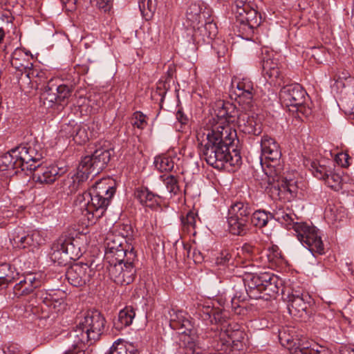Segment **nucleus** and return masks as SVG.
<instances>
[{
	"label": "nucleus",
	"instance_id": "f257e3e1",
	"mask_svg": "<svg viewBox=\"0 0 354 354\" xmlns=\"http://www.w3.org/2000/svg\"><path fill=\"white\" fill-rule=\"evenodd\" d=\"M196 138L201 156L213 167L222 169L226 163L235 166L241 162L239 153L233 149L232 156L230 151L236 138V131L232 127L220 124L208 126L200 129Z\"/></svg>",
	"mask_w": 354,
	"mask_h": 354
},
{
	"label": "nucleus",
	"instance_id": "f03ea898",
	"mask_svg": "<svg viewBox=\"0 0 354 354\" xmlns=\"http://www.w3.org/2000/svg\"><path fill=\"white\" fill-rule=\"evenodd\" d=\"M261 148L262 155L267 160L263 168L268 185L266 191L273 199L281 197V194L289 193L292 196L298 191L297 181L292 178V174L283 173V165L279 162L281 152L276 140L268 135L261 138Z\"/></svg>",
	"mask_w": 354,
	"mask_h": 354
},
{
	"label": "nucleus",
	"instance_id": "7ed1b4c3",
	"mask_svg": "<svg viewBox=\"0 0 354 354\" xmlns=\"http://www.w3.org/2000/svg\"><path fill=\"white\" fill-rule=\"evenodd\" d=\"M109 179L96 182L88 191L77 196L75 205L91 223H95L105 213L115 189L108 184Z\"/></svg>",
	"mask_w": 354,
	"mask_h": 354
},
{
	"label": "nucleus",
	"instance_id": "20e7f679",
	"mask_svg": "<svg viewBox=\"0 0 354 354\" xmlns=\"http://www.w3.org/2000/svg\"><path fill=\"white\" fill-rule=\"evenodd\" d=\"M106 319L98 310H88L83 316L77 318L76 326L71 332V337L75 338L76 344H93L100 339L103 334Z\"/></svg>",
	"mask_w": 354,
	"mask_h": 354
},
{
	"label": "nucleus",
	"instance_id": "39448f33",
	"mask_svg": "<svg viewBox=\"0 0 354 354\" xmlns=\"http://www.w3.org/2000/svg\"><path fill=\"white\" fill-rule=\"evenodd\" d=\"M41 158L42 153L35 146L19 145L0 156V170L20 169L21 171H31L35 168L31 162Z\"/></svg>",
	"mask_w": 354,
	"mask_h": 354
},
{
	"label": "nucleus",
	"instance_id": "423d86ee",
	"mask_svg": "<svg viewBox=\"0 0 354 354\" xmlns=\"http://www.w3.org/2000/svg\"><path fill=\"white\" fill-rule=\"evenodd\" d=\"M244 281L247 294L253 299L268 300L278 293L283 284L278 276L270 272L248 275Z\"/></svg>",
	"mask_w": 354,
	"mask_h": 354
},
{
	"label": "nucleus",
	"instance_id": "0eeeda50",
	"mask_svg": "<svg viewBox=\"0 0 354 354\" xmlns=\"http://www.w3.org/2000/svg\"><path fill=\"white\" fill-rule=\"evenodd\" d=\"M210 346L219 354H239L245 348L244 334L241 331L232 332L219 329L217 326L209 333Z\"/></svg>",
	"mask_w": 354,
	"mask_h": 354
},
{
	"label": "nucleus",
	"instance_id": "6e6552de",
	"mask_svg": "<svg viewBox=\"0 0 354 354\" xmlns=\"http://www.w3.org/2000/svg\"><path fill=\"white\" fill-rule=\"evenodd\" d=\"M136 261L137 255L133 248H131L127 257L124 258L123 261L108 265L107 269L111 279L115 283L121 286L131 283L136 274L135 266Z\"/></svg>",
	"mask_w": 354,
	"mask_h": 354
},
{
	"label": "nucleus",
	"instance_id": "1a4fd4ad",
	"mask_svg": "<svg viewBox=\"0 0 354 354\" xmlns=\"http://www.w3.org/2000/svg\"><path fill=\"white\" fill-rule=\"evenodd\" d=\"M288 227L292 228L298 240L313 254L324 253V247L318 230L315 226H309L304 223L295 222Z\"/></svg>",
	"mask_w": 354,
	"mask_h": 354
},
{
	"label": "nucleus",
	"instance_id": "9d476101",
	"mask_svg": "<svg viewBox=\"0 0 354 354\" xmlns=\"http://www.w3.org/2000/svg\"><path fill=\"white\" fill-rule=\"evenodd\" d=\"M169 314V326L180 335V340L185 346H193L195 340L196 332L194 326L189 319V316L182 310L171 309Z\"/></svg>",
	"mask_w": 354,
	"mask_h": 354
},
{
	"label": "nucleus",
	"instance_id": "9b49d317",
	"mask_svg": "<svg viewBox=\"0 0 354 354\" xmlns=\"http://www.w3.org/2000/svg\"><path fill=\"white\" fill-rule=\"evenodd\" d=\"M129 235V232H127L126 236ZM126 243L124 235H115L108 234L104 240V260L108 264L115 263L117 262L122 261L124 258L127 257V255L130 252V250L132 247L124 245Z\"/></svg>",
	"mask_w": 354,
	"mask_h": 354
},
{
	"label": "nucleus",
	"instance_id": "f8f14e48",
	"mask_svg": "<svg viewBox=\"0 0 354 354\" xmlns=\"http://www.w3.org/2000/svg\"><path fill=\"white\" fill-rule=\"evenodd\" d=\"M38 304L40 305L44 317L50 313H57L64 308V295L61 290H38L35 293Z\"/></svg>",
	"mask_w": 354,
	"mask_h": 354
},
{
	"label": "nucleus",
	"instance_id": "ddd939ff",
	"mask_svg": "<svg viewBox=\"0 0 354 354\" xmlns=\"http://www.w3.org/2000/svg\"><path fill=\"white\" fill-rule=\"evenodd\" d=\"M306 94L300 84H292L286 85L281 89L279 97L281 102L286 106L296 107L297 111L308 115L311 111L304 105Z\"/></svg>",
	"mask_w": 354,
	"mask_h": 354
},
{
	"label": "nucleus",
	"instance_id": "4468645a",
	"mask_svg": "<svg viewBox=\"0 0 354 354\" xmlns=\"http://www.w3.org/2000/svg\"><path fill=\"white\" fill-rule=\"evenodd\" d=\"M274 218L281 225L288 227L292 221L297 219L296 215L288 208L279 207L273 213L267 212L264 210H257L251 216V223L258 227H265L269 219Z\"/></svg>",
	"mask_w": 354,
	"mask_h": 354
},
{
	"label": "nucleus",
	"instance_id": "2eb2a0df",
	"mask_svg": "<svg viewBox=\"0 0 354 354\" xmlns=\"http://www.w3.org/2000/svg\"><path fill=\"white\" fill-rule=\"evenodd\" d=\"M112 152L111 149L103 147L95 149L91 155L82 158L81 168H86L93 176L98 174L110 161Z\"/></svg>",
	"mask_w": 354,
	"mask_h": 354
},
{
	"label": "nucleus",
	"instance_id": "dca6fc26",
	"mask_svg": "<svg viewBox=\"0 0 354 354\" xmlns=\"http://www.w3.org/2000/svg\"><path fill=\"white\" fill-rule=\"evenodd\" d=\"M232 94L234 95L235 100L242 105L252 107V100L254 94L253 82L247 77L235 78L232 81Z\"/></svg>",
	"mask_w": 354,
	"mask_h": 354
},
{
	"label": "nucleus",
	"instance_id": "f3484780",
	"mask_svg": "<svg viewBox=\"0 0 354 354\" xmlns=\"http://www.w3.org/2000/svg\"><path fill=\"white\" fill-rule=\"evenodd\" d=\"M242 109L243 110L241 111L237 122L240 131L247 134L260 135L262 132V124L258 115L252 112V107L244 106Z\"/></svg>",
	"mask_w": 354,
	"mask_h": 354
},
{
	"label": "nucleus",
	"instance_id": "a211bd4d",
	"mask_svg": "<svg viewBox=\"0 0 354 354\" xmlns=\"http://www.w3.org/2000/svg\"><path fill=\"white\" fill-rule=\"evenodd\" d=\"M95 274V271L87 263H77L67 268L66 278L75 287L86 285Z\"/></svg>",
	"mask_w": 354,
	"mask_h": 354
},
{
	"label": "nucleus",
	"instance_id": "6ab92c4d",
	"mask_svg": "<svg viewBox=\"0 0 354 354\" xmlns=\"http://www.w3.org/2000/svg\"><path fill=\"white\" fill-rule=\"evenodd\" d=\"M311 301V297L308 293H297L293 291L287 295L288 310L292 316L297 318L305 319L308 317V308Z\"/></svg>",
	"mask_w": 354,
	"mask_h": 354
},
{
	"label": "nucleus",
	"instance_id": "aec40b11",
	"mask_svg": "<svg viewBox=\"0 0 354 354\" xmlns=\"http://www.w3.org/2000/svg\"><path fill=\"white\" fill-rule=\"evenodd\" d=\"M40 160L41 159L31 162L32 166L35 167L31 170L33 171V179L41 184L54 183L61 176L59 173L61 169L55 165L42 166L40 164Z\"/></svg>",
	"mask_w": 354,
	"mask_h": 354
},
{
	"label": "nucleus",
	"instance_id": "412c9836",
	"mask_svg": "<svg viewBox=\"0 0 354 354\" xmlns=\"http://www.w3.org/2000/svg\"><path fill=\"white\" fill-rule=\"evenodd\" d=\"M81 245L82 243L80 238L68 236L66 235H62L55 241V247L64 250L71 260H75L82 256Z\"/></svg>",
	"mask_w": 354,
	"mask_h": 354
},
{
	"label": "nucleus",
	"instance_id": "4be33fe9",
	"mask_svg": "<svg viewBox=\"0 0 354 354\" xmlns=\"http://www.w3.org/2000/svg\"><path fill=\"white\" fill-rule=\"evenodd\" d=\"M272 57L273 54L268 51L263 55L261 60L262 73L271 82L280 84L279 80L282 78L281 73L277 60Z\"/></svg>",
	"mask_w": 354,
	"mask_h": 354
},
{
	"label": "nucleus",
	"instance_id": "5701e85b",
	"mask_svg": "<svg viewBox=\"0 0 354 354\" xmlns=\"http://www.w3.org/2000/svg\"><path fill=\"white\" fill-rule=\"evenodd\" d=\"M91 175L86 168H81L79 164L77 171L71 176H68L64 180V189L68 194H73L85 187V184L89 176Z\"/></svg>",
	"mask_w": 354,
	"mask_h": 354
},
{
	"label": "nucleus",
	"instance_id": "b1692460",
	"mask_svg": "<svg viewBox=\"0 0 354 354\" xmlns=\"http://www.w3.org/2000/svg\"><path fill=\"white\" fill-rule=\"evenodd\" d=\"M252 209L249 203L236 202L230 206L228 210V217L249 221Z\"/></svg>",
	"mask_w": 354,
	"mask_h": 354
},
{
	"label": "nucleus",
	"instance_id": "393cba45",
	"mask_svg": "<svg viewBox=\"0 0 354 354\" xmlns=\"http://www.w3.org/2000/svg\"><path fill=\"white\" fill-rule=\"evenodd\" d=\"M135 197L142 205L151 208H153L158 204L159 199V197L157 195L150 192L146 187L136 189L135 192Z\"/></svg>",
	"mask_w": 354,
	"mask_h": 354
},
{
	"label": "nucleus",
	"instance_id": "a878e982",
	"mask_svg": "<svg viewBox=\"0 0 354 354\" xmlns=\"http://www.w3.org/2000/svg\"><path fill=\"white\" fill-rule=\"evenodd\" d=\"M136 313L131 307H126L119 312L118 319L114 322V327L118 330L130 326L135 317Z\"/></svg>",
	"mask_w": 354,
	"mask_h": 354
},
{
	"label": "nucleus",
	"instance_id": "bb28decb",
	"mask_svg": "<svg viewBox=\"0 0 354 354\" xmlns=\"http://www.w3.org/2000/svg\"><path fill=\"white\" fill-rule=\"evenodd\" d=\"M228 229L231 234L243 236L249 230L250 222L235 218L227 217Z\"/></svg>",
	"mask_w": 354,
	"mask_h": 354
},
{
	"label": "nucleus",
	"instance_id": "cd10ccee",
	"mask_svg": "<svg viewBox=\"0 0 354 354\" xmlns=\"http://www.w3.org/2000/svg\"><path fill=\"white\" fill-rule=\"evenodd\" d=\"M239 20L243 24L247 25L250 28L253 29L261 24V16L254 9L248 8L242 16H239Z\"/></svg>",
	"mask_w": 354,
	"mask_h": 354
},
{
	"label": "nucleus",
	"instance_id": "c85d7f7f",
	"mask_svg": "<svg viewBox=\"0 0 354 354\" xmlns=\"http://www.w3.org/2000/svg\"><path fill=\"white\" fill-rule=\"evenodd\" d=\"M53 85L49 84L44 87V91L40 95V101L44 106L50 108L55 104L58 105L57 95Z\"/></svg>",
	"mask_w": 354,
	"mask_h": 354
},
{
	"label": "nucleus",
	"instance_id": "c756f323",
	"mask_svg": "<svg viewBox=\"0 0 354 354\" xmlns=\"http://www.w3.org/2000/svg\"><path fill=\"white\" fill-rule=\"evenodd\" d=\"M57 98L58 101V105L64 106L67 104L68 99L71 96L72 93L74 90L73 85L60 84L59 86H54Z\"/></svg>",
	"mask_w": 354,
	"mask_h": 354
},
{
	"label": "nucleus",
	"instance_id": "7c9ffc66",
	"mask_svg": "<svg viewBox=\"0 0 354 354\" xmlns=\"http://www.w3.org/2000/svg\"><path fill=\"white\" fill-rule=\"evenodd\" d=\"M202 7L199 3H192L186 12V17L194 27L201 21Z\"/></svg>",
	"mask_w": 354,
	"mask_h": 354
},
{
	"label": "nucleus",
	"instance_id": "2f4dec72",
	"mask_svg": "<svg viewBox=\"0 0 354 354\" xmlns=\"http://www.w3.org/2000/svg\"><path fill=\"white\" fill-rule=\"evenodd\" d=\"M154 165L160 172H168L174 169V162L171 157L162 155L155 158Z\"/></svg>",
	"mask_w": 354,
	"mask_h": 354
},
{
	"label": "nucleus",
	"instance_id": "473e14b6",
	"mask_svg": "<svg viewBox=\"0 0 354 354\" xmlns=\"http://www.w3.org/2000/svg\"><path fill=\"white\" fill-rule=\"evenodd\" d=\"M198 214L194 211H189L185 216L180 218L182 229L187 233L193 231L196 227Z\"/></svg>",
	"mask_w": 354,
	"mask_h": 354
},
{
	"label": "nucleus",
	"instance_id": "72a5a7b5",
	"mask_svg": "<svg viewBox=\"0 0 354 354\" xmlns=\"http://www.w3.org/2000/svg\"><path fill=\"white\" fill-rule=\"evenodd\" d=\"M15 279V273L9 264L4 263L0 266V288L6 287Z\"/></svg>",
	"mask_w": 354,
	"mask_h": 354
},
{
	"label": "nucleus",
	"instance_id": "f704fd0d",
	"mask_svg": "<svg viewBox=\"0 0 354 354\" xmlns=\"http://www.w3.org/2000/svg\"><path fill=\"white\" fill-rule=\"evenodd\" d=\"M10 241L15 248H26V233L21 228L18 227L15 230V231L12 234V238H10Z\"/></svg>",
	"mask_w": 354,
	"mask_h": 354
},
{
	"label": "nucleus",
	"instance_id": "c9c22d12",
	"mask_svg": "<svg viewBox=\"0 0 354 354\" xmlns=\"http://www.w3.org/2000/svg\"><path fill=\"white\" fill-rule=\"evenodd\" d=\"M325 184L335 191H339L342 187V176L330 170L328 175L324 178Z\"/></svg>",
	"mask_w": 354,
	"mask_h": 354
},
{
	"label": "nucleus",
	"instance_id": "e433bc0d",
	"mask_svg": "<svg viewBox=\"0 0 354 354\" xmlns=\"http://www.w3.org/2000/svg\"><path fill=\"white\" fill-rule=\"evenodd\" d=\"M174 246L176 259L185 261L187 258H191L192 247L189 244L176 242Z\"/></svg>",
	"mask_w": 354,
	"mask_h": 354
},
{
	"label": "nucleus",
	"instance_id": "4c0bfd02",
	"mask_svg": "<svg viewBox=\"0 0 354 354\" xmlns=\"http://www.w3.org/2000/svg\"><path fill=\"white\" fill-rule=\"evenodd\" d=\"M326 216L333 221H341L346 217L345 210L342 207H337L328 205L325 211Z\"/></svg>",
	"mask_w": 354,
	"mask_h": 354
},
{
	"label": "nucleus",
	"instance_id": "58836bf2",
	"mask_svg": "<svg viewBox=\"0 0 354 354\" xmlns=\"http://www.w3.org/2000/svg\"><path fill=\"white\" fill-rule=\"evenodd\" d=\"M310 169L315 177L323 180L326 176L328 175L329 171L331 170L326 165H321L319 162L317 161H312L310 162Z\"/></svg>",
	"mask_w": 354,
	"mask_h": 354
},
{
	"label": "nucleus",
	"instance_id": "ea45409f",
	"mask_svg": "<svg viewBox=\"0 0 354 354\" xmlns=\"http://www.w3.org/2000/svg\"><path fill=\"white\" fill-rule=\"evenodd\" d=\"M52 250L50 258L52 261L57 263L59 265H65L68 263V260H71L64 250L55 247V242L53 244Z\"/></svg>",
	"mask_w": 354,
	"mask_h": 354
},
{
	"label": "nucleus",
	"instance_id": "a19ab883",
	"mask_svg": "<svg viewBox=\"0 0 354 354\" xmlns=\"http://www.w3.org/2000/svg\"><path fill=\"white\" fill-rule=\"evenodd\" d=\"M35 289V288L32 287V285H27L24 283L23 279L15 286L13 292L16 297H19L32 293Z\"/></svg>",
	"mask_w": 354,
	"mask_h": 354
},
{
	"label": "nucleus",
	"instance_id": "79ce46f5",
	"mask_svg": "<svg viewBox=\"0 0 354 354\" xmlns=\"http://www.w3.org/2000/svg\"><path fill=\"white\" fill-rule=\"evenodd\" d=\"M240 112L236 109L234 104L230 102H227V111L226 118H225V124L230 125V123L238 122Z\"/></svg>",
	"mask_w": 354,
	"mask_h": 354
},
{
	"label": "nucleus",
	"instance_id": "37998d69",
	"mask_svg": "<svg viewBox=\"0 0 354 354\" xmlns=\"http://www.w3.org/2000/svg\"><path fill=\"white\" fill-rule=\"evenodd\" d=\"M315 347L299 345L296 349H299L304 354H332L330 350L324 346L316 345Z\"/></svg>",
	"mask_w": 354,
	"mask_h": 354
},
{
	"label": "nucleus",
	"instance_id": "c03bdc74",
	"mask_svg": "<svg viewBox=\"0 0 354 354\" xmlns=\"http://www.w3.org/2000/svg\"><path fill=\"white\" fill-rule=\"evenodd\" d=\"M279 339L281 344L288 349L296 346L297 339L290 333H287L286 330L279 331Z\"/></svg>",
	"mask_w": 354,
	"mask_h": 354
},
{
	"label": "nucleus",
	"instance_id": "a18cd8bd",
	"mask_svg": "<svg viewBox=\"0 0 354 354\" xmlns=\"http://www.w3.org/2000/svg\"><path fill=\"white\" fill-rule=\"evenodd\" d=\"M226 111H227V102H220L217 104V109L215 110L216 115L218 120L215 124L213 125L220 124L222 126H228V124H225V118H226ZM212 124L211 125V127Z\"/></svg>",
	"mask_w": 354,
	"mask_h": 354
},
{
	"label": "nucleus",
	"instance_id": "49530a36",
	"mask_svg": "<svg viewBox=\"0 0 354 354\" xmlns=\"http://www.w3.org/2000/svg\"><path fill=\"white\" fill-rule=\"evenodd\" d=\"M105 354H138V353L137 350L133 348L129 351L123 344L115 342Z\"/></svg>",
	"mask_w": 354,
	"mask_h": 354
},
{
	"label": "nucleus",
	"instance_id": "de8ad7c7",
	"mask_svg": "<svg viewBox=\"0 0 354 354\" xmlns=\"http://www.w3.org/2000/svg\"><path fill=\"white\" fill-rule=\"evenodd\" d=\"M197 313L199 316L205 321H209L214 313V308L204 304H198L197 308Z\"/></svg>",
	"mask_w": 354,
	"mask_h": 354
},
{
	"label": "nucleus",
	"instance_id": "09e8293b",
	"mask_svg": "<svg viewBox=\"0 0 354 354\" xmlns=\"http://www.w3.org/2000/svg\"><path fill=\"white\" fill-rule=\"evenodd\" d=\"M165 183L166 185L167 190L170 193L176 194L179 192V187L178 185L177 179L175 176L170 175L165 179Z\"/></svg>",
	"mask_w": 354,
	"mask_h": 354
},
{
	"label": "nucleus",
	"instance_id": "8fccbe9b",
	"mask_svg": "<svg viewBox=\"0 0 354 354\" xmlns=\"http://www.w3.org/2000/svg\"><path fill=\"white\" fill-rule=\"evenodd\" d=\"M145 118L146 116L140 111L134 113L132 118L133 125L138 129H144L147 125Z\"/></svg>",
	"mask_w": 354,
	"mask_h": 354
},
{
	"label": "nucleus",
	"instance_id": "3c124183",
	"mask_svg": "<svg viewBox=\"0 0 354 354\" xmlns=\"http://www.w3.org/2000/svg\"><path fill=\"white\" fill-rule=\"evenodd\" d=\"M267 257L269 261L273 263H277L281 257V253L279 248L277 245H272L268 250Z\"/></svg>",
	"mask_w": 354,
	"mask_h": 354
},
{
	"label": "nucleus",
	"instance_id": "603ef678",
	"mask_svg": "<svg viewBox=\"0 0 354 354\" xmlns=\"http://www.w3.org/2000/svg\"><path fill=\"white\" fill-rule=\"evenodd\" d=\"M234 4L235 6L234 12L239 16H242L245 10H248L250 8V6L246 3V0H235Z\"/></svg>",
	"mask_w": 354,
	"mask_h": 354
},
{
	"label": "nucleus",
	"instance_id": "864d4df0",
	"mask_svg": "<svg viewBox=\"0 0 354 354\" xmlns=\"http://www.w3.org/2000/svg\"><path fill=\"white\" fill-rule=\"evenodd\" d=\"M24 283L27 285H32L33 288H37L41 285V280L35 274H28L24 279Z\"/></svg>",
	"mask_w": 354,
	"mask_h": 354
},
{
	"label": "nucleus",
	"instance_id": "5fc2aeb1",
	"mask_svg": "<svg viewBox=\"0 0 354 354\" xmlns=\"http://www.w3.org/2000/svg\"><path fill=\"white\" fill-rule=\"evenodd\" d=\"M350 157L346 153H339L335 156V162L342 167H347L349 166V160Z\"/></svg>",
	"mask_w": 354,
	"mask_h": 354
},
{
	"label": "nucleus",
	"instance_id": "6e6d98bb",
	"mask_svg": "<svg viewBox=\"0 0 354 354\" xmlns=\"http://www.w3.org/2000/svg\"><path fill=\"white\" fill-rule=\"evenodd\" d=\"M204 29L207 32V36L211 39L214 37L217 34L216 25L212 21L205 23Z\"/></svg>",
	"mask_w": 354,
	"mask_h": 354
},
{
	"label": "nucleus",
	"instance_id": "4d7b16f0",
	"mask_svg": "<svg viewBox=\"0 0 354 354\" xmlns=\"http://www.w3.org/2000/svg\"><path fill=\"white\" fill-rule=\"evenodd\" d=\"M73 139L76 142L82 144L83 142H85L86 140H88V138L86 134L85 129H79L77 131L76 134L74 136Z\"/></svg>",
	"mask_w": 354,
	"mask_h": 354
},
{
	"label": "nucleus",
	"instance_id": "13d9d810",
	"mask_svg": "<svg viewBox=\"0 0 354 354\" xmlns=\"http://www.w3.org/2000/svg\"><path fill=\"white\" fill-rule=\"evenodd\" d=\"M95 3L96 6L102 10L104 12H106L110 10L111 6V0H93Z\"/></svg>",
	"mask_w": 354,
	"mask_h": 354
},
{
	"label": "nucleus",
	"instance_id": "bf43d9fd",
	"mask_svg": "<svg viewBox=\"0 0 354 354\" xmlns=\"http://www.w3.org/2000/svg\"><path fill=\"white\" fill-rule=\"evenodd\" d=\"M146 7L150 12H151L153 10H154V6L153 5V1L152 0H141L139 2L140 10L143 14L145 12Z\"/></svg>",
	"mask_w": 354,
	"mask_h": 354
},
{
	"label": "nucleus",
	"instance_id": "052dcab7",
	"mask_svg": "<svg viewBox=\"0 0 354 354\" xmlns=\"http://www.w3.org/2000/svg\"><path fill=\"white\" fill-rule=\"evenodd\" d=\"M32 236L35 243V247L44 244L46 241L45 239L42 236L41 234L39 231L32 232Z\"/></svg>",
	"mask_w": 354,
	"mask_h": 354
},
{
	"label": "nucleus",
	"instance_id": "680f3d73",
	"mask_svg": "<svg viewBox=\"0 0 354 354\" xmlns=\"http://www.w3.org/2000/svg\"><path fill=\"white\" fill-rule=\"evenodd\" d=\"M190 259H192L194 263H200L203 261V256L200 250L192 248Z\"/></svg>",
	"mask_w": 354,
	"mask_h": 354
},
{
	"label": "nucleus",
	"instance_id": "e2e57ef3",
	"mask_svg": "<svg viewBox=\"0 0 354 354\" xmlns=\"http://www.w3.org/2000/svg\"><path fill=\"white\" fill-rule=\"evenodd\" d=\"M222 313L216 309L214 308V313H212V316L211 319H209V322L211 324H218L222 322Z\"/></svg>",
	"mask_w": 354,
	"mask_h": 354
},
{
	"label": "nucleus",
	"instance_id": "0e129e2a",
	"mask_svg": "<svg viewBox=\"0 0 354 354\" xmlns=\"http://www.w3.org/2000/svg\"><path fill=\"white\" fill-rule=\"evenodd\" d=\"M176 117L177 120L182 124H185L188 122L187 116L180 109L176 112Z\"/></svg>",
	"mask_w": 354,
	"mask_h": 354
},
{
	"label": "nucleus",
	"instance_id": "69168bd1",
	"mask_svg": "<svg viewBox=\"0 0 354 354\" xmlns=\"http://www.w3.org/2000/svg\"><path fill=\"white\" fill-rule=\"evenodd\" d=\"M193 344V346H187V348L192 351V354H205L201 351V348L198 346V344L195 342V340L194 341Z\"/></svg>",
	"mask_w": 354,
	"mask_h": 354
},
{
	"label": "nucleus",
	"instance_id": "338daca9",
	"mask_svg": "<svg viewBox=\"0 0 354 354\" xmlns=\"http://www.w3.org/2000/svg\"><path fill=\"white\" fill-rule=\"evenodd\" d=\"M254 248L248 244V243H245L243 245L242 247V251L243 253H245V254H251L253 253L254 252Z\"/></svg>",
	"mask_w": 354,
	"mask_h": 354
},
{
	"label": "nucleus",
	"instance_id": "774afa93",
	"mask_svg": "<svg viewBox=\"0 0 354 354\" xmlns=\"http://www.w3.org/2000/svg\"><path fill=\"white\" fill-rule=\"evenodd\" d=\"M353 105V107L347 106V107L345 108V113L348 115L350 119L354 120V104Z\"/></svg>",
	"mask_w": 354,
	"mask_h": 354
}]
</instances>
